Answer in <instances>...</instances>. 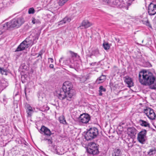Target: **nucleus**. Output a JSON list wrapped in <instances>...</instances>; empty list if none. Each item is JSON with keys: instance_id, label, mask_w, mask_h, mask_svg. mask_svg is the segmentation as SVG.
Listing matches in <instances>:
<instances>
[{"instance_id": "nucleus-1", "label": "nucleus", "mask_w": 156, "mask_h": 156, "mask_svg": "<svg viewBox=\"0 0 156 156\" xmlns=\"http://www.w3.org/2000/svg\"><path fill=\"white\" fill-rule=\"evenodd\" d=\"M139 79L141 84L148 86L151 89H156V79L151 72L145 69L141 71L139 73Z\"/></svg>"}, {"instance_id": "nucleus-2", "label": "nucleus", "mask_w": 156, "mask_h": 156, "mask_svg": "<svg viewBox=\"0 0 156 156\" xmlns=\"http://www.w3.org/2000/svg\"><path fill=\"white\" fill-rule=\"evenodd\" d=\"M24 22V20L22 17L16 18L6 23L5 24L0 26L4 30H7L9 28L17 27H18L21 26Z\"/></svg>"}, {"instance_id": "nucleus-3", "label": "nucleus", "mask_w": 156, "mask_h": 156, "mask_svg": "<svg viewBox=\"0 0 156 156\" xmlns=\"http://www.w3.org/2000/svg\"><path fill=\"white\" fill-rule=\"evenodd\" d=\"M73 85L69 81H66L63 85L62 89L67 93L69 95L68 98V100H71L75 94V90L73 89Z\"/></svg>"}, {"instance_id": "nucleus-4", "label": "nucleus", "mask_w": 156, "mask_h": 156, "mask_svg": "<svg viewBox=\"0 0 156 156\" xmlns=\"http://www.w3.org/2000/svg\"><path fill=\"white\" fill-rule=\"evenodd\" d=\"M98 134V130L97 128H91L86 132L85 138L87 141L96 138Z\"/></svg>"}, {"instance_id": "nucleus-5", "label": "nucleus", "mask_w": 156, "mask_h": 156, "mask_svg": "<svg viewBox=\"0 0 156 156\" xmlns=\"http://www.w3.org/2000/svg\"><path fill=\"white\" fill-rule=\"evenodd\" d=\"M87 150L88 153L93 155L99 153L98 146L94 143H90L87 147Z\"/></svg>"}, {"instance_id": "nucleus-6", "label": "nucleus", "mask_w": 156, "mask_h": 156, "mask_svg": "<svg viewBox=\"0 0 156 156\" xmlns=\"http://www.w3.org/2000/svg\"><path fill=\"white\" fill-rule=\"evenodd\" d=\"M30 39L29 38H26L18 46L15 51L18 52L23 51L30 46H32L33 43H30Z\"/></svg>"}, {"instance_id": "nucleus-7", "label": "nucleus", "mask_w": 156, "mask_h": 156, "mask_svg": "<svg viewBox=\"0 0 156 156\" xmlns=\"http://www.w3.org/2000/svg\"><path fill=\"white\" fill-rule=\"evenodd\" d=\"M147 117L151 120L155 119L156 115L154 112V110L149 107H146L143 110V112Z\"/></svg>"}, {"instance_id": "nucleus-8", "label": "nucleus", "mask_w": 156, "mask_h": 156, "mask_svg": "<svg viewBox=\"0 0 156 156\" xmlns=\"http://www.w3.org/2000/svg\"><path fill=\"white\" fill-rule=\"evenodd\" d=\"M147 133L146 130L143 129L138 134L137 139L141 144H145L147 140Z\"/></svg>"}, {"instance_id": "nucleus-9", "label": "nucleus", "mask_w": 156, "mask_h": 156, "mask_svg": "<svg viewBox=\"0 0 156 156\" xmlns=\"http://www.w3.org/2000/svg\"><path fill=\"white\" fill-rule=\"evenodd\" d=\"M68 94L69 93L62 90V88L60 89V90L57 92V96L59 99L61 100H63L66 99V100L70 101L71 100H69L68 98L69 96Z\"/></svg>"}, {"instance_id": "nucleus-10", "label": "nucleus", "mask_w": 156, "mask_h": 156, "mask_svg": "<svg viewBox=\"0 0 156 156\" xmlns=\"http://www.w3.org/2000/svg\"><path fill=\"white\" fill-rule=\"evenodd\" d=\"M90 116L88 114L83 113L80 116L79 120L82 123L87 124L90 120Z\"/></svg>"}, {"instance_id": "nucleus-11", "label": "nucleus", "mask_w": 156, "mask_h": 156, "mask_svg": "<svg viewBox=\"0 0 156 156\" xmlns=\"http://www.w3.org/2000/svg\"><path fill=\"white\" fill-rule=\"evenodd\" d=\"M137 132V130L134 127H129L127 128V133L131 138L133 139L135 137Z\"/></svg>"}, {"instance_id": "nucleus-12", "label": "nucleus", "mask_w": 156, "mask_h": 156, "mask_svg": "<svg viewBox=\"0 0 156 156\" xmlns=\"http://www.w3.org/2000/svg\"><path fill=\"white\" fill-rule=\"evenodd\" d=\"M148 13L149 15L152 16L156 14V5L151 3L148 7Z\"/></svg>"}, {"instance_id": "nucleus-13", "label": "nucleus", "mask_w": 156, "mask_h": 156, "mask_svg": "<svg viewBox=\"0 0 156 156\" xmlns=\"http://www.w3.org/2000/svg\"><path fill=\"white\" fill-rule=\"evenodd\" d=\"M41 133H44V135L48 136H50L52 134V133L50 130L47 127L44 126H42L40 131Z\"/></svg>"}, {"instance_id": "nucleus-14", "label": "nucleus", "mask_w": 156, "mask_h": 156, "mask_svg": "<svg viewBox=\"0 0 156 156\" xmlns=\"http://www.w3.org/2000/svg\"><path fill=\"white\" fill-rule=\"evenodd\" d=\"M25 108L27 114V116L31 117L34 112L32 107L29 104L26 103L25 105Z\"/></svg>"}, {"instance_id": "nucleus-15", "label": "nucleus", "mask_w": 156, "mask_h": 156, "mask_svg": "<svg viewBox=\"0 0 156 156\" xmlns=\"http://www.w3.org/2000/svg\"><path fill=\"white\" fill-rule=\"evenodd\" d=\"M116 6L119 8H124L126 7L127 6V2L125 3L123 0H116Z\"/></svg>"}, {"instance_id": "nucleus-16", "label": "nucleus", "mask_w": 156, "mask_h": 156, "mask_svg": "<svg viewBox=\"0 0 156 156\" xmlns=\"http://www.w3.org/2000/svg\"><path fill=\"white\" fill-rule=\"evenodd\" d=\"M93 25L92 23L87 20H84L81 23L80 27H82L86 29L90 27Z\"/></svg>"}, {"instance_id": "nucleus-17", "label": "nucleus", "mask_w": 156, "mask_h": 156, "mask_svg": "<svg viewBox=\"0 0 156 156\" xmlns=\"http://www.w3.org/2000/svg\"><path fill=\"white\" fill-rule=\"evenodd\" d=\"M125 82L127 84L128 86L129 87H131L133 85V83L132 79L129 77H128L126 78Z\"/></svg>"}, {"instance_id": "nucleus-18", "label": "nucleus", "mask_w": 156, "mask_h": 156, "mask_svg": "<svg viewBox=\"0 0 156 156\" xmlns=\"http://www.w3.org/2000/svg\"><path fill=\"white\" fill-rule=\"evenodd\" d=\"M106 78L105 75H102L97 79L96 81V83L98 84L102 83L105 81Z\"/></svg>"}, {"instance_id": "nucleus-19", "label": "nucleus", "mask_w": 156, "mask_h": 156, "mask_svg": "<svg viewBox=\"0 0 156 156\" xmlns=\"http://www.w3.org/2000/svg\"><path fill=\"white\" fill-rule=\"evenodd\" d=\"M121 154L122 152L119 149L117 148H115L114 150V152L113 154V156H121Z\"/></svg>"}, {"instance_id": "nucleus-20", "label": "nucleus", "mask_w": 156, "mask_h": 156, "mask_svg": "<svg viewBox=\"0 0 156 156\" xmlns=\"http://www.w3.org/2000/svg\"><path fill=\"white\" fill-rule=\"evenodd\" d=\"M0 83L1 84L2 90L5 88L8 85V83L4 80H2L0 81Z\"/></svg>"}, {"instance_id": "nucleus-21", "label": "nucleus", "mask_w": 156, "mask_h": 156, "mask_svg": "<svg viewBox=\"0 0 156 156\" xmlns=\"http://www.w3.org/2000/svg\"><path fill=\"white\" fill-rule=\"evenodd\" d=\"M139 123L140 125L142 126L150 127L149 123L146 121H144L142 119H140L139 120Z\"/></svg>"}, {"instance_id": "nucleus-22", "label": "nucleus", "mask_w": 156, "mask_h": 156, "mask_svg": "<svg viewBox=\"0 0 156 156\" xmlns=\"http://www.w3.org/2000/svg\"><path fill=\"white\" fill-rule=\"evenodd\" d=\"M64 64L68 65L71 64H74V61L72 59L68 58L64 61Z\"/></svg>"}, {"instance_id": "nucleus-23", "label": "nucleus", "mask_w": 156, "mask_h": 156, "mask_svg": "<svg viewBox=\"0 0 156 156\" xmlns=\"http://www.w3.org/2000/svg\"><path fill=\"white\" fill-rule=\"evenodd\" d=\"M59 121L61 123L63 124H68L65 120V117L63 115H62L59 117Z\"/></svg>"}, {"instance_id": "nucleus-24", "label": "nucleus", "mask_w": 156, "mask_h": 156, "mask_svg": "<svg viewBox=\"0 0 156 156\" xmlns=\"http://www.w3.org/2000/svg\"><path fill=\"white\" fill-rule=\"evenodd\" d=\"M99 53L98 49H96L93 50L90 54L89 55V57L90 58L93 55L95 56H98L99 54Z\"/></svg>"}, {"instance_id": "nucleus-25", "label": "nucleus", "mask_w": 156, "mask_h": 156, "mask_svg": "<svg viewBox=\"0 0 156 156\" xmlns=\"http://www.w3.org/2000/svg\"><path fill=\"white\" fill-rule=\"evenodd\" d=\"M39 37V35L38 34H37L35 35L34 37L33 40L32 39H30V43H33V45L35 43L37 42L36 40H37L38 39Z\"/></svg>"}, {"instance_id": "nucleus-26", "label": "nucleus", "mask_w": 156, "mask_h": 156, "mask_svg": "<svg viewBox=\"0 0 156 156\" xmlns=\"http://www.w3.org/2000/svg\"><path fill=\"white\" fill-rule=\"evenodd\" d=\"M71 20V19L70 18L68 17H66L63 19V20L60 22V24L65 23L67 22H69Z\"/></svg>"}, {"instance_id": "nucleus-27", "label": "nucleus", "mask_w": 156, "mask_h": 156, "mask_svg": "<svg viewBox=\"0 0 156 156\" xmlns=\"http://www.w3.org/2000/svg\"><path fill=\"white\" fill-rule=\"evenodd\" d=\"M49 108L47 105H44L43 107H41L40 108V110L42 112H45L48 110L49 109Z\"/></svg>"}, {"instance_id": "nucleus-28", "label": "nucleus", "mask_w": 156, "mask_h": 156, "mask_svg": "<svg viewBox=\"0 0 156 156\" xmlns=\"http://www.w3.org/2000/svg\"><path fill=\"white\" fill-rule=\"evenodd\" d=\"M116 0H110L108 4L109 5L113 7L116 6Z\"/></svg>"}, {"instance_id": "nucleus-29", "label": "nucleus", "mask_w": 156, "mask_h": 156, "mask_svg": "<svg viewBox=\"0 0 156 156\" xmlns=\"http://www.w3.org/2000/svg\"><path fill=\"white\" fill-rule=\"evenodd\" d=\"M0 73L2 75H7V72L6 69H4L3 68H1L0 67Z\"/></svg>"}, {"instance_id": "nucleus-30", "label": "nucleus", "mask_w": 156, "mask_h": 156, "mask_svg": "<svg viewBox=\"0 0 156 156\" xmlns=\"http://www.w3.org/2000/svg\"><path fill=\"white\" fill-rule=\"evenodd\" d=\"M32 22L34 24H40V21L38 19H35L34 18L32 17Z\"/></svg>"}, {"instance_id": "nucleus-31", "label": "nucleus", "mask_w": 156, "mask_h": 156, "mask_svg": "<svg viewBox=\"0 0 156 156\" xmlns=\"http://www.w3.org/2000/svg\"><path fill=\"white\" fill-rule=\"evenodd\" d=\"M103 47L104 49L105 50H107L109 49L110 46L108 43H103Z\"/></svg>"}, {"instance_id": "nucleus-32", "label": "nucleus", "mask_w": 156, "mask_h": 156, "mask_svg": "<svg viewBox=\"0 0 156 156\" xmlns=\"http://www.w3.org/2000/svg\"><path fill=\"white\" fill-rule=\"evenodd\" d=\"M89 79V76H86L83 77L80 79V81L81 82H85L87 80Z\"/></svg>"}, {"instance_id": "nucleus-33", "label": "nucleus", "mask_w": 156, "mask_h": 156, "mask_svg": "<svg viewBox=\"0 0 156 156\" xmlns=\"http://www.w3.org/2000/svg\"><path fill=\"white\" fill-rule=\"evenodd\" d=\"M67 1V0H59L58 4L60 6H62Z\"/></svg>"}, {"instance_id": "nucleus-34", "label": "nucleus", "mask_w": 156, "mask_h": 156, "mask_svg": "<svg viewBox=\"0 0 156 156\" xmlns=\"http://www.w3.org/2000/svg\"><path fill=\"white\" fill-rule=\"evenodd\" d=\"M109 86L111 89L113 88V89L114 90L115 89L117 85L115 84H113L111 82L109 83Z\"/></svg>"}, {"instance_id": "nucleus-35", "label": "nucleus", "mask_w": 156, "mask_h": 156, "mask_svg": "<svg viewBox=\"0 0 156 156\" xmlns=\"http://www.w3.org/2000/svg\"><path fill=\"white\" fill-rule=\"evenodd\" d=\"M53 148L55 149L54 152L56 154H58V155H62V153H61L60 152H59L58 151V150L56 146H55V145H54V146Z\"/></svg>"}, {"instance_id": "nucleus-36", "label": "nucleus", "mask_w": 156, "mask_h": 156, "mask_svg": "<svg viewBox=\"0 0 156 156\" xmlns=\"http://www.w3.org/2000/svg\"><path fill=\"white\" fill-rule=\"evenodd\" d=\"M35 10L33 8H29L28 10V13L29 14H33L35 12Z\"/></svg>"}, {"instance_id": "nucleus-37", "label": "nucleus", "mask_w": 156, "mask_h": 156, "mask_svg": "<svg viewBox=\"0 0 156 156\" xmlns=\"http://www.w3.org/2000/svg\"><path fill=\"white\" fill-rule=\"evenodd\" d=\"M155 152V149H151L148 152V154H150V155H153V154H154Z\"/></svg>"}, {"instance_id": "nucleus-38", "label": "nucleus", "mask_w": 156, "mask_h": 156, "mask_svg": "<svg viewBox=\"0 0 156 156\" xmlns=\"http://www.w3.org/2000/svg\"><path fill=\"white\" fill-rule=\"evenodd\" d=\"M144 23L147 26L149 27L150 28H152V26L148 20L145 21Z\"/></svg>"}, {"instance_id": "nucleus-39", "label": "nucleus", "mask_w": 156, "mask_h": 156, "mask_svg": "<svg viewBox=\"0 0 156 156\" xmlns=\"http://www.w3.org/2000/svg\"><path fill=\"white\" fill-rule=\"evenodd\" d=\"M69 52L71 55L72 58H73L74 57H76L77 55V53H75L71 51H70Z\"/></svg>"}, {"instance_id": "nucleus-40", "label": "nucleus", "mask_w": 156, "mask_h": 156, "mask_svg": "<svg viewBox=\"0 0 156 156\" xmlns=\"http://www.w3.org/2000/svg\"><path fill=\"white\" fill-rule=\"evenodd\" d=\"M20 141L21 142V144H24L26 146H28V145H29L28 143H27L26 141L24 139H22Z\"/></svg>"}, {"instance_id": "nucleus-41", "label": "nucleus", "mask_w": 156, "mask_h": 156, "mask_svg": "<svg viewBox=\"0 0 156 156\" xmlns=\"http://www.w3.org/2000/svg\"><path fill=\"white\" fill-rule=\"evenodd\" d=\"M99 90H101V91L105 92L106 91V89L104 88L103 86H101L99 87Z\"/></svg>"}, {"instance_id": "nucleus-42", "label": "nucleus", "mask_w": 156, "mask_h": 156, "mask_svg": "<svg viewBox=\"0 0 156 156\" xmlns=\"http://www.w3.org/2000/svg\"><path fill=\"white\" fill-rule=\"evenodd\" d=\"M146 66L148 67H150L152 66V65L151 64V63L149 62H147L146 63Z\"/></svg>"}, {"instance_id": "nucleus-43", "label": "nucleus", "mask_w": 156, "mask_h": 156, "mask_svg": "<svg viewBox=\"0 0 156 156\" xmlns=\"http://www.w3.org/2000/svg\"><path fill=\"white\" fill-rule=\"evenodd\" d=\"M48 144H52L53 142L52 141V138L51 137L50 139H48Z\"/></svg>"}, {"instance_id": "nucleus-44", "label": "nucleus", "mask_w": 156, "mask_h": 156, "mask_svg": "<svg viewBox=\"0 0 156 156\" xmlns=\"http://www.w3.org/2000/svg\"><path fill=\"white\" fill-rule=\"evenodd\" d=\"M42 55V53L41 52H40L39 53L38 55L37 56V57H39V56H40V59H42V56H41Z\"/></svg>"}, {"instance_id": "nucleus-45", "label": "nucleus", "mask_w": 156, "mask_h": 156, "mask_svg": "<svg viewBox=\"0 0 156 156\" xmlns=\"http://www.w3.org/2000/svg\"><path fill=\"white\" fill-rule=\"evenodd\" d=\"M68 66H69L70 68H74V64H71L70 65H68Z\"/></svg>"}, {"instance_id": "nucleus-46", "label": "nucleus", "mask_w": 156, "mask_h": 156, "mask_svg": "<svg viewBox=\"0 0 156 156\" xmlns=\"http://www.w3.org/2000/svg\"><path fill=\"white\" fill-rule=\"evenodd\" d=\"M48 59L50 60V61L51 63H53L54 62V60L52 58H49Z\"/></svg>"}, {"instance_id": "nucleus-47", "label": "nucleus", "mask_w": 156, "mask_h": 156, "mask_svg": "<svg viewBox=\"0 0 156 156\" xmlns=\"http://www.w3.org/2000/svg\"><path fill=\"white\" fill-rule=\"evenodd\" d=\"M96 62H92L90 63V65L91 66H94L96 64Z\"/></svg>"}, {"instance_id": "nucleus-48", "label": "nucleus", "mask_w": 156, "mask_h": 156, "mask_svg": "<svg viewBox=\"0 0 156 156\" xmlns=\"http://www.w3.org/2000/svg\"><path fill=\"white\" fill-rule=\"evenodd\" d=\"M103 1L105 2H106L108 4V3L110 1V0H103Z\"/></svg>"}, {"instance_id": "nucleus-49", "label": "nucleus", "mask_w": 156, "mask_h": 156, "mask_svg": "<svg viewBox=\"0 0 156 156\" xmlns=\"http://www.w3.org/2000/svg\"><path fill=\"white\" fill-rule=\"evenodd\" d=\"M49 67L50 68L52 69L54 68V65L53 64H51L50 65Z\"/></svg>"}, {"instance_id": "nucleus-50", "label": "nucleus", "mask_w": 156, "mask_h": 156, "mask_svg": "<svg viewBox=\"0 0 156 156\" xmlns=\"http://www.w3.org/2000/svg\"><path fill=\"white\" fill-rule=\"evenodd\" d=\"M102 91H101V90H99V96H101L102 94Z\"/></svg>"}, {"instance_id": "nucleus-51", "label": "nucleus", "mask_w": 156, "mask_h": 156, "mask_svg": "<svg viewBox=\"0 0 156 156\" xmlns=\"http://www.w3.org/2000/svg\"><path fill=\"white\" fill-rule=\"evenodd\" d=\"M27 89H28L27 88H25V94L26 96V94H27L26 92L27 91Z\"/></svg>"}, {"instance_id": "nucleus-52", "label": "nucleus", "mask_w": 156, "mask_h": 156, "mask_svg": "<svg viewBox=\"0 0 156 156\" xmlns=\"http://www.w3.org/2000/svg\"><path fill=\"white\" fill-rule=\"evenodd\" d=\"M126 1H128L129 2L128 3V4H130V2H131L133 1H134V0H126Z\"/></svg>"}, {"instance_id": "nucleus-53", "label": "nucleus", "mask_w": 156, "mask_h": 156, "mask_svg": "<svg viewBox=\"0 0 156 156\" xmlns=\"http://www.w3.org/2000/svg\"><path fill=\"white\" fill-rule=\"evenodd\" d=\"M63 59V57H61V58H60V59H59V62H61V60H62V59Z\"/></svg>"}, {"instance_id": "nucleus-54", "label": "nucleus", "mask_w": 156, "mask_h": 156, "mask_svg": "<svg viewBox=\"0 0 156 156\" xmlns=\"http://www.w3.org/2000/svg\"><path fill=\"white\" fill-rule=\"evenodd\" d=\"M48 139H47V138H44V139L43 140H44V141L48 140Z\"/></svg>"}, {"instance_id": "nucleus-55", "label": "nucleus", "mask_w": 156, "mask_h": 156, "mask_svg": "<svg viewBox=\"0 0 156 156\" xmlns=\"http://www.w3.org/2000/svg\"><path fill=\"white\" fill-rule=\"evenodd\" d=\"M3 33V32L1 30H0V35L2 34Z\"/></svg>"}, {"instance_id": "nucleus-56", "label": "nucleus", "mask_w": 156, "mask_h": 156, "mask_svg": "<svg viewBox=\"0 0 156 156\" xmlns=\"http://www.w3.org/2000/svg\"><path fill=\"white\" fill-rule=\"evenodd\" d=\"M1 83H0V90H2V89L1 88Z\"/></svg>"}, {"instance_id": "nucleus-57", "label": "nucleus", "mask_w": 156, "mask_h": 156, "mask_svg": "<svg viewBox=\"0 0 156 156\" xmlns=\"http://www.w3.org/2000/svg\"><path fill=\"white\" fill-rule=\"evenodd\" d=\"M119 39H118V42H119Z\"/></svg>"}, {"instance_id": "nucleus-58", "label": "nucleus", "mask_w": 156, "mask_h": 156, "mask_svg": "<svg viewBox=\"0 0 156 156\" xmlns=\"http://www.w3.org/2000/svg\"><path fill=\"white\" fill-rule=\"evenodd\" d=\"M68 0H67V1H68Z\"/></svg>"}]
</instances>
